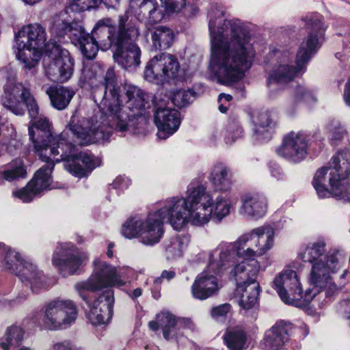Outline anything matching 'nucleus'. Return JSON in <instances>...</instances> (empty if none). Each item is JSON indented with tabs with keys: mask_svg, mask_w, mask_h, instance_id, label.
I'll return each instance as SVG.
<instances>
[{
	"mask_svg": "<svg viewBox=\"0 0 350 350\" xmlns=\"http://www.w3.org/2000/svg\"><path fill=\"white\" fill-rule=\"evenodd\" d=\"M154 122L158 129L157 135L165 139L174 134L180 124V113L168 106V100L154 97Z\"/></svg>",
	"mask_w": 350,
	"mask_h": 350,
	"instance_id": "f3484780",
	"label": "nucleus"
},
{
	"mask_svg": "<svg viewBox=\"0 0 350 350\" xmlns=\"http://www.w3.org/2000/svg\"><path fill=\"white\" fill-rule=\"evenodd\" d=\"M308 28L311 29L307 40L301 44L297 54V66L292 63L294 56L285 51L278 56L277 63L269 73L267 85L271 88L273 84H285L291 81L299 72L305 68L306 63L316 53L318 47V33L324 31L325 28L321 17L315 16L308 20Z\"/></svg>",
	"mask_w": 350,
	"mask_h": 350,
	"instance_id": "423d86ee",
	"label": "nucleus"
},
{
	"mask_svg": "<svg viewBox=\"0 0 350 350\" xmlns=\"http://www.w3.org/2000/svg\"><path fill=\"white\" fill-rule=\"evenodd\" d=\"M231 306L229 304H224L214 307L211 310V316L216 320H219L225 317L230 312Z\"/></svg>",
	"mask_w": 350,
	"mask_h": 350,
	"instance_id": "8fccbe9b",
	"label": "nucleus"
},
{
	"mask_svg": "<svg viewBox=\"0 0 350 350\" xmlns=\"http://www.w3.org/2000/svg\"><path fill=\"white\" fill-rule=\"evenodd\" d=\"M94 269L92 275L86 281H81L75 284V289L86 303L89 302L88 292H96L105 287H121L126 284L122 278L120 271L111 265L98 259L94 261Z\"/></svg>",
	"mask_w": 350,
	"mask_h": 350,
	"instance_id": "9b49d317",
	"label": "nucleus"
},
{
	"mask_svg": "<svg viewBox=\"0 0 350 350\" xmlns=\"http://www.w3.org/2000/svg\"><path fill=\"white\" fill-rule=\"evenodd\" d=\"M308 142L301 132L291 131L284 135L282 144L277 148V154L291 161L297 163L303 160L308 153Z\"/></svg>",
	"mask_w": 350,
	"mask_h": 350,
	"instance_id": "aec40b11",
	"label": "nucleus"
},
{
	"mask_svg": "<svg viewBox=\"0 0 350 350\" xmlns=\"http://www.w3.org/2000/svg\"><path fill=\"white\" fill-rule=\"evenodd\" d=\"M37 194L31 186L29 187V183L25 187L13 192V196L23 202H31Z\"/></svg>",
	"mask_w": 350,
	"mask_h": 350,
	"instance_id": "49530a36",
	"label": "nucleus"
},
{
	"mask_svg": "<svg viewBox=\"0 0 350 350\" xmlns=\"http://www.w3.org/2000/svg\"><path fill=\"white\" fill-rule=\"evenodd\" d=\"M105 27L109 29L111 34H113V31L116 30V27L112 25L110 18L100 20L94 27L92 34L86 36V37L78 44L82 53L88 59H94L97 54L98 49L103 51L108 49L103 47L98 33L99 31Z\"/></svg>",
	"mask_w": 350,
	"mask_h": 350,
	"instance_id": "5701e85b",
	"label": "nucleus"
},
{
	"mask_svg": "<svg viewBox=\"0 0 350 350\" xmlns=\"http://www.w3.org/2000/svg\"><path fill=\"white\" fill-rule=\"evenodd\" d=\"M113 185L115 187H118L122 189L128 187V180L121 177H118L113 182Z\"/></svg>",
	"mask_w": 350,
	"mask_h": 350,
	"instance_id": "13d9d810",
	"label": "nucleus"
},
{
	"mask_svg": "<svg viewBox=\"0 0 350 350\" xmlns=\"http://www.w3.org/2000/svg\"><path fill=\"white\" fill-rule=\"evenodd\" d=\"M214 250L209 254L208 263L206 269L196 278L191 287V293L193 298L199 300H206L215 295L219 291V284L217 278L214 275H219L225 271L232 264H228L226 267L217 272L209 267L211 261V255Z\"/></svg>",
	"mask_w": 350,
	"mask_h": 350,
	"instance_id": "6ab92c4d",
	"label": "nucleus"
},
{
	"mask_svg": "<svg viewBox=\"0 0 350 350\" xmlns=\"http://www.w3.org/2000/svg\"><path fill=\"white\" fill-rule=\"evenodd\" d=\"M176 275V273L173 270H163L159 278H157L154 280V283L159 284L161 282L163 279H165L167 281L173 279Z\"/></svg>",
	"mask_w": 350,
	"mask_h": 350,
	"instance_id": "3c124183",
	"label": "nucleus"
},
{
	"mask_svg": "<svg viewBox=\"0 0 350 350\" xmlns=\"http://www.w3.org/2000/svg\"><path fill=\"white\" fill-rule=\"evenodd\" d=\"M46 164L41 167L35 174L34 177L29 182V187L31 186L38 193L46 189H51L52 183L51 174L55 162H59L62 159H55L53 154H48V158H40Z\"/></svg>",
	"mask_w": 350,
	"mask_h": 350,
	"instance_id": "bb28decb",
	"label": "nucleus"
},
{
	"mask_svg": "<svg viewBox=\"0 0 350 350\" xmlns=\"http://www.w3.org/2000/svg\"><path fill=\"white\" fill-rule=\"evenodd\" d=\"M92 90L93 99L102 113L100 122L94 123L92 120L79 119L72 116L67 128L83 145L107 141L113 129L124 132L134 131L139 119H142V110L145 107L146 94L138 87L129 85L126 89L127 107L131 111L128 113L121 108L120 88L113 68H109L104 74L103 68L94 64L83 72Z\"/></svg>",
	"mask_w": 350,
	"mask_h": 350,
	"instance_id": "f257e3e1",
	"label": "nucleus"
},
{
	"mask_svg": "<svg viewBox=\"0 0 350 350\" xmlns=\"http://www.w3.org/2000/svg\"><path fill=\"white\" fill-rule=\"evenodd\" d=\"M300 329L304 330V337L306 336L308 334L309 329H308V326L306 325L302 324L300 326Z\"/></svg>",
	"mask_w": 350,
	"mask_h": 350,
	"instance_id": "338daca9",
	"label": "nucleus"
},
{
	"mask_svg": "<svg viewBox=\"0 0 350 350\" xmlns=\"http://www.w3.org/2000/svg\"><path fill=\"white\" fill-rule=\"evenodd\" d=\"M86 33L82 25L77 22H72L69 27L67 36L75 44H78L86 36Z\"/></svg>",
	"mask_w": 350,
	"mask_h": 350,
	"instance_id": "37998d69",
	"label": "nucleus"
},
{
	"mask_svg": "<svg viewBox=\"0 0 350 350\" xmlns=\"http://www.w3.org/2000/svg\"><path fill=\"white\" fill-rule=\"evenodd\" d=\"M259 288L258 284L237 286L240 307L245 310L252 308L257 304Z\"/></svg>",
	"mask_w": 350,
	"mask_h": 350,
	"instance_id": "72a5a7b5",
	"label": "nucleus"
},
{
	"mask_svg": "<svg viewBox=\"0 0 350 350\" xmlns=\"http://www.w3.org/2000/svg\"><path fill=\"white\" fill-rule=\"evenodd\" d=\"M142 289L140 288H137L133 290L131 293H129V296L131 299H134L142 295Z\"/></svg>",
	"mask_w": 350,
	"mask_h": 350,
	"instance_id": "bf43d9fd",
	"label": "nucleus"
},
{
	"mask_svg": "<svg viewBox=\"0 0 350 350\" xmlns=\"http://www.w3.org/2000/svg\"><path fill=\"white\" fill-rule=\"evenodd\" d=\"M148 326L150 329H151L153 331H155L158 329L159 327V323L158 322V320L157 321H150L148 323Z\"/></svg>",
	"mask_w": 350,
	"mask_h": 350,
	"instance_id": "e2e57ef3",
	"label": "nucleus"
},
{
	"mask_svg": "<svg viewBox=\"0 0 350 350\" xmlns=\"http://www.w3.org/2000/svg\"><path fill=\"white\" fill-rule=\"evenodd\" d=\"M233 206L228 194H219L214 200L206 189L199 185L193 188L185 197L166 199L161 208L150 213L145 218L134 217L122 226V234L128 239L139 237L142 243L153 245L163 234V219L176 230L187 224L196 226L207 224L212 217L218 221L227 217Z\"/></svg>",
	"mask_w": 350,
	"mask_h": 350,
	"instance_id": "f03ea898",
	"label": "nucleus"
},
{
	"mask_svg": "<svg viewBox=\"0 0 350 350\" xmlns=\"http://www.w3.org/2000/svg\"><path fill=\"white\" fill-rule=\"evenodd\" d=\"M46 33L39 23L23 27L15 35L14 52L18 59L31 69L40 60L46 45Z\"/></svg>",
	"mask_w": 350,
	"mask_h": 350,
	"instance_id": "1a4fd4ad",
	"label": "nucleus"
},
{
	"mask_svg": "<svg viewBox=\"0 0 350 350\" xmlns=\"http://www.w3.org/2000/svg\"><path fill=\"white\" fill-rule=\"evenodd\" d=\"M74 59L68 51L61 49L59 55L44 67L45 75L54 82L67 81L73 72Z\"/></svg>",
	"mask_w": 350,
	"mask_h": 350,
	"instance_id": "412c9836",
	"label": "nucleus"
},
{
	"mask_svg": "<svg viewBox=\"0 0 350 350\" xmlns=\"http://www.w3.org/2000/svg\"><path fill=\"white\" fill-rule=\"evenodd\" d=\"M254 135L259 140L271 138L270 130L274 122L270 113L267 111L259 112L254 118Z\"/></svg>",
	"mask_w": 350,
	"mask_h": 350,
	"instance_id": "473e14b6",
	"label": "nucleus"
},
{
	"mask_svg": "<svg viewBox=\"0 0 350 350\" xmlns=\"http://www.w3.org/2000/svg\"><path fill=\"white\" fill-rule=\"evenodd\" d=\"M87 259L78 249L70 243L61 244L54 252L52 262L60 273L66 277L74 274L83 262Z\"/></svg>",
	"mask_w": 350,
	"mask_h": 350,
	"instance_id": "a211bd4d",
	"label": "nucleus"
},
{
	"mask_svg": "<svg viewBox=\"0 0 350 350\" xmlns=\"http://www.w3.org/2000/svg\"><path fill=\"white\" fill-rule=\"evenodd\" d=\"M192 325V321L189 318L178 317L177 318V332L179 335L181 334L180 329L182 328L190 327Z\"/></svg>",
	"mask_w": 350,
	"mask_h": 350,
	"instance_id": "603ef678",
	"label": "nucleus"
},
{
	"mask_svg": "<svg viewBox=\"0 0 350 350\" xmlns=\"http://www.w3.org/2000/svg\"><path fill=\"white\" fill-rule=\"evenodd\" d=\"M25 332L17 325L7 328L5 334L0 338V347L3 350H10L12 347L18 346L23 341Z\"/></svg>",
	"mask_w": 350,
	"mask_h": 350,
	"instance_id": "e433bc0d",
	"label": "nucleus"
},
{
	"mask_svg": "<svg viewBox=\"0 0 350 350\" xmlns=\"http://www.w3.org/2000/svg\"><path fill=\"white\" fill-rule=\"evenodd\" d=\"M0 267L16 275L22 282L30 283L33 291L37 293L46 288L45 276L31 262H24L19 254L10 248L0 260Z\"/></svg>",
	"mask_w": 350,
	"mask_h": 350,
	"instance_id": "4468645a",
	"label": "nucleus"
},
{
	"mask_svg": "<svg viewBox=\"0 0 350 350\" xmlns=\"http://www.w3.org/2000/svg\"><path fill=\"white\" fill-rule=\"evenodd\" d=\"M299 258L312 264L310 282L317 288L326 290V295L331 296L338 290L334 275L342 268L337 251L326 253V243L323 239L303 245L298 252Z\"/></svg>",
	"mask_w": 350,
	"mask_h": 350,
	"instance_id": "39448f33",
	"label": "nucleus"
},
{
	"mask_svg": "<svg viewBox=\"0 0 350 350\" xmlns=\"http://www.w3.org/2000/svg\"><path fill=\"white\" fill-rule=\"evenodd\" d=\"M151 39L152 46L156 50H165L173 44L174 34L173 31L165 26H159L152 33Z\"/></svg>",
	"mask_w": 350,
	"mask_h": 350,
	"instance_id": "f704fd0d",
	"label": "nucleus"
},
{
	"mask_svg": "<svg viewBox=\"0 0 350 350\" xmlns=\"http://www.w3.org/2000/svg\"><path fill=\"white\" fill-rule=\"evenodd\" d=\"M275 234L272 226L264 225L240 236L233 243L222 242L214 250L209 267L218 272L232 264L236 256L245 259L263 256L273 247Z\"/></svg>",
	"mask_w": 350,
	"mask_h": 350,
	"instance_id": "20e7f679",
	"label": "nucleus"
},
{
	"mask_svg": "<svg viewBox=\"0 0 350 350\" xmlns=\"http://www.w3.org/2000/svg\"><path fill=\"white\" fill-rule=\"evenodd\" d=\"M142 11L148 13V21L157 23L163 20L165 14L155 0H144L141 4Z\"/></svg>",
	"mask_w": 350,
	"mask_h": 350,
	"instance_id": "a19ab883",
	"label": "nucleus"
},
{
	"mask_svg": "<svg viewBox=\"0 0 350 350\" xmlns=\"http://www.w3.org/2000/svg\"><path fill=\"white\" fill-rule=\"evenodd\" d=\"M224 340L229 350H243L247 338L242 329L235 327L228 329L226 332Z\"/></svg>",
	"mask_w": 350,
	"mask_h": 350,
	"instance_id": "4c0bfd02",
	"label": "nucleus"
},
{
	"mask_svg": "<svg viewBox=\"0 0 350 350\" xmlns=\"http://www.w3.org/2000/svg\"><path fill=\"white\" fill-rule=\"evenodd\" d=\"M196 98V92L192 90H178L173 93L172 102L178 107H184Z\"/></svg>",
	"mask_w": 350,
	"mask_h": 350,
	"instance_id": "79ce46f5",
	"label": "nucleus"
},
{
	"mask_svg": "<svg viewBox=\"0 0 350 350\" xmlns=\"http://www.w3.org/2000/svg\"><path fill=\"white\" fill-rule=\"evenodd\" d=\"M219 110L221 112V113H226L228 110V107L226 106H224L222 103L220 104V105L219 106Z\"/></svg>",
	"mask_w": 350,
	"mask_h": 350,
	"instance_id": "774afa93",
	"label": "nucleus"
},
{
	"mask_svg": "<svg viewBox=\"0 0 350 350\" xmlns=\"http://www.w3.org/2000/svg\"><path fill=\"white\" fill-rule=\"evenodd\" d=\"M168 13L179 12L186 5L187 0H160Z\"/></svg>",
	"mask_w": 350,
	"mask_h": 350,
	"instance_id": "09e8293b",
	"label": "nucleus"
},
{
	"mask_svg": "<svg viewBox=\"0 0 350 350\" xmlns=\"http://www.w3.org/2000/svg\"><path fill=\"white\" fill-rule=\"evenodd\" d=\"M189 242L187 235H178L166 240L163 245L166 258L173 260L181 257Z\"/></svg>",
	"mask_w": 350,
	"mask_h": 350,
	"instance_id": "2f4dec72",
	"label": "nucleus"
},
{
	"mask_svg": "<svg viewBox=\"0 0 350 350\" xmlns=\"http://www.w3.org/2000/svg\"><path fill=\"white\" fill-rule=\"evenodd\" d=\"M98 158L87 152H80L73 155L72 159L65 164L66 170L74 176L82 178L87 176L95 167L100 165Z\"/></svg>",
	"mask_w": 350,
	"mask_h": 350,
	"instance_id": "a878e982",
	"label": "nucleus"
},
{
	"mask_svg": "<svg viewBox=\"0 0 350 350\" xmlns=\"http://www.w3.org/2000/svg\"><path fill=\"white\" fill-rule=\"evenodd\" d=\"M232 176L231 170L228 166L217 163L213 167L210 178L217 190L226 192L232 187Z\"/></svg>",
	"mask_w": 350,
	"mask_h": 350,
	"instance_id": "7c9ffc66",
	"label": "nucleus"
},
{
	"mask_svg": "<svg viewBox=\"0 0 350 350\" xmlns=\"http://www.w3.org/2000/svg\"><path fill=\"white\" fill-rule=\"evenodd\" d=\"M325 129L327 137L333 145H336L347 135L346 129L340 121L336 119L329 120L325 126Z\"/></svg>",
	"mask_w": 350,
	"mask_h": 350,
	"instance_id": "ea45409f",
	"label": "nucleus"
},
{
	"mask_svg": "<svg viewBox=\"0 0 350 350\" xmlns=\"http://www.w3.org/2000/svg\"><path fill=\"white\" fill-rule=\"evenodd\" d=\"M288 340V326L282 321L278 322L266 332L264 338L265 346L269 350H278Z\"/></svg>",
	"mask_w": 350,
	"mask_h": 350,
	"instance_id": "c85d7f7f",
	"label": "nucleus"
},
{
	"mask_svg": "<svg viewBox=\"0 0 350 350\" xmlns=\"http://www.w3.org/2000/svg\"><path fill=\"white\" fill-rule=\"evenodd\" d=\"M51 105L57 110L66 109L75 94L72 89L62 85H51L45 90Z\"/></svg>",
	"mask_w": 350,
	"mask_h": 350,
	"instance_id": "c756f323",
	"label": "nucleus"
},
{
	"mask_svg": "<svg viewBox=\"0 0 350 350\" xmlns=\"http://www.w3.org/2000/svg\"><path fill=\"white\" fill-rule=\"evenodd\" d=\"M25 174L26 170L24 165L19 161L12 165L10 169L3 171L1 173V176L6 180L12 181L16 178L24 177Z\"/></svg>",
	"mask_w": 350,
	"mask_h": 350,
	"instance_id": "c03bdc74",
	"label": "nucleus"
},
{
	"mask_svg": "<svg viewBox=\"0 0 350 350\" xmlns=\"http://www.w3.org/2000/svg\"><path fill=\"white\" fill-rule=\"evenodd\" d=\"M99 38L104 49L116 47L114 59L124 68L137 66L140 64L141 50L136 44L139 31L135 21L129 19L128 14L119 17L118 27L113 34L105 27L99 31Z\"/></svg>",
	"mask_w": 350,
	"mask_h": 350,
	"instance_id": "0eeeda50",
	"label": "nucleus"
},
{
	"mask_svg": "<svg viewBox=\"0 0 350 350\" xmlns=\"http://www.w3.org/2000/svg\"><path fill=\"white\" fill-rule=\"evenodd\" d=\"M243 133L242 128L236 121L230 122L227 127L226 142L227 144H231L237 139L241 137Z\"/></svg>",
	"mask_w": 350,
	"mask_h": 350,
	"instance_id": "a18cd8bd",
	"label": "nucleus"
},
{
	"mask_svg": "<svg viewBox=\"0 0 350 350\" xmlns=\"http://www.w3.org/2000/svg\"><path fill=\"white\" fill-rule=\"evenodd\" d=\"M350 174V151L338 152L332 158L330 166L319 170L312 185L320 198L334 197L338 200L350 202V184L346 179Z\"/></svg>",
	"mask_w": 350,
	"mask_h": 350,
	"instance_id": "6e6552de",
	"label": "nucleus"
},
{
	"mask_svg": "<svg viewBox=\"0 0 350 350\" xmlns=\"http://www.w3.org/2000/svg\"><path fill=\"white\" fill-rule=\"evenodd\" d=\"M46 164L41 167L35 174L34 177L29 182V187L31 186L38 193L46 189H51L52 183L51 174L55 162H59L62 159H55L53 154H48V158H40Z\"/></svg>",
	"mask_w": 350,
	"mask_h": 350,
	"instance_id": "cd10ccee",
	"label": "nucleus"
},
{
	"mask_svg": "<svg viewBox=\"0 0 350 350\" xmlns=\"http://www.w3.org/2000/svg\"><path fill=\"white\" fill-rule=\"evenodd\" d=\"M224 99L226 101H230L232 99V96L230 94H221L219 96V102L221 103L222 100Z\"/></svg>",
	"mask_w": 350,
	"mask_h": 350,
	"instance_id": "052dcab7",
	"label": "nucleus"
},
{
	"mask_svg": "<svg viewBox=\"0 0 350 350\" xmlns=\"http://www.w3.org/2000/svg\"><path fill=\"white\" fill-rule=\"evenodd\" d=\"M1 101L5 108L17 116H21L25 113L23 103L26 105L29 116L32 118H36L38 114V107L34 98L22 83L16 82L13 72L7 77Z\"/></svg>",
	"mask_w": 350,
	"mask_h": 350,
	"instance_id": "f8f14e48",
	"label": "nucleus"
},
{
	"mask_svg": "<svg viewBox=\"0 0 350 350\" xmlns=\"http://www.w3.org/2000/svg\"><path fill=\"white\" fill-rule=\"evenodd\" d=\"M10 247L5 246L3 243H0V260L2 259L5 252Z\"/></svg>",
	"mask_w": 350,
	"mask_h": 350,
	"instance_id": "680f3d73",
	"label": "nucleus"
},
{
	"mask_svg": "<svg viewBox=\"0 0 350 350\" xmlns=\"http://www.w3.org/2000/svg\"><path fill=\"white\" fill-rule=\"evenodd\" d=\"M42 311L43 321L51 330L64 329L73 323L77 317V309L70 299L56 298L45 304Z\"/></svg>",
	"mask_w": 350,
	"mask_h": 350,
	"instance_id": "2eb2a0df",
	"label": "nucleus"
},
{
	"mask_svg": "<svg viewBox=\"0 0 350 350\" xmlns=\"http://www.w3.org/2000/svg\"><path fill=\"white\" fill-rule=\"evenodd\" d=\"M70 24L66 12H60L52 18L51 33L55 36L63 38L67 35Z\"/></svg>",
	"mask_w": 350,
	"mask_h": 350,
	"instance_id": "58836bf2",
	"label": "nucleus"
},
{
	"mask_svg": "<svg viewBox=\"0 0 350 350\" xmlns=\"http://www.w3.org/2000/svg\"><path fill=\"white\" fill-rule=\"evenodd\" d=\"M114 293L111 288L105 291L90 306L88 319L93 325L105 324L112 317Z\"/></svg>",
	"mask_w": 350,
	"mask_h": 350,
	"instance_id": "4be33fe9",
	"label": "nucleus"
},
{
	"mask_svg": "<svg viewBox=\"0 0 350 350\" xmlns=\"http://www.w3.org/2000/svg\"><path fill=\"white\" fill-rule=\"evenodd\" d=\"M114 247V244L113 243H110L109 245H108V248H107V255L108 256V257L109 258H111L113 256V251H112V249L113 247Z\"/></svg>",
	"mask_w": 350,
	"mask_h": 350,
	"instance_id": "0e129e2a",
	"label": "nucleus"
},
{
	"mask_svg": "<svg viewBox=\"0 0 350 350\" xmlns=\"http://www.w3.org/2000/svg\"><path fill=\"white\" fill-rule=\"evenodd\" d=\"M180 69L178 59L170 53L153 57L146 64L144 77L146 81L159 85L174 79Z\"/></svg>",
	"mask_w": 350,
	"mask_h": 350,
	"instance_id": "dca6fc26",
	"label": "nucleus"
},
{
	"mask_svg": "<svg viewBox=\"0 0 350 350\" xmlns=\"http://www.w3.org/2000/svg\"><path fill=\"white\" fill-rule=\"evenodd\" d=\"M243 259L230 271V278L236 282L237 286L258 284L256 278L260 268L259 262L254 258Z\"/></svg>",
	"mask_w": 350,
	"mask_h": 350,
	"instance_id": "b1692460",
	"label": "nucleus"
},
{
	"mask_svg": "<svg viewBox=\"0 0 350 350\" xmlns=\"http://www.w3.org/2000/svg\"><path fill=\"white\" fill-rule=\"evenodd\" d=\"M273 284L281 299L288 304L300 306L301 299L306 303L310 302L323 288H312L302 294L301 284L295 271L288 269L279 274L273 281Z\"/></svg>",
	"mask_w": 350,
	"mask_h": 350,
	"instance_id": "ddd939ff",
	"label": "nucleus"
},
{
	"mask_svg": "<svg viewBox=\"0 0 350 350\" xmlns=\"http://www.w3.org/2000/svg\"><path fill=\"white\" fill-rule=\"evenodd\" d=\"M343 99L345 103L350 107V78L345 85Z\"/></svg>",
	"mask_w": 350,
	"mask_h": 350,
	"instance_id": "4d7b16f0",
	"label": "nucleus"
},
{
	"mask_svg": "<svg viewBox=\"0 0 350 350\" xmlns=\"http://www.w3.org/2000/svg\"><path fill=\"white\" fill-rule=\"evenodd\" d=\"M159 327L162 329L163 337L166 340L179 336L177 332V318L169 312H162L157 315Z\"/></svg>",
	"mask_w": 350,
	"mask_h": 350,
	"instance_id": "c9c22d12",
	"label": "nucleus"
},
{
	"mask_svg": "<svg viewBox=\"0 0 350 350\" xmlns=\"http://www.w3.org/2000/svg\"><path fill=\"white\" fill-rule=\"evenodd\" d=\"M241 203L239 213L248 218L258 219L267 211V199L260 193L245 194L241 197Z\"/></svg>",
	"mask_w": 350,
	"mask_h": 350,
	"instance_id": "393cba45",
	"label": "nucleus"
},
{
	"mask_svg": "<svg viewBox=\"0 0 350 350\" xmlns=\"http://www.w3.org/2000/svg\"><path fill=\"white\" fill-rule=\"evenodd\" d=\"M211 36L210 65L217 81L230 84L249 70L255 57L250 27L239 19L224 20L221 7L208 13Z\"/></svg>",
	"mask_w": 350,
	"mask_h": 350,
	"instance_id": "7ed1b4c3",
	"label": "nucleus"
},
{
	"mask_svg": "<svg viewBox=\"0 0 350 350\" xmlns=\"http://www.w3.org/2000/svg\"><path fill=\"white\" fill-rule=\"evenodd\" d=\"M25 4L29 5H33L38 2H40L41 0H21Z\"/></svg>",
	"mask_w": 350,
	"mask_h": 350,
	"instance_id": "69168bd1",
	"label": "nucleus"
},
{
	"mask_svg": "<svg viewBox=\"0 0 350 350\" xmlns=\"http://www.w3.org/2000/svg\"><path fill=\"white\" fill-rule=\"evenodd\" d=\"M340 310L345 313L348 319H350V299L342 301L340 304Z\"/></svg>",
	"mask_w": 350,
	"mask_h": 350,
	"instance_id": "6e6d98bb",
	"label": "nucleus"
},
{
	"mask_svg": "<svg viewBox=\"0 0 350 350\" xmlns=\"http://www.w3.org/2000/svg\"><path fill=\"white\" fill-rule=\"evenodd\" d=\"M53 350H77L72 347L70 342L64 341L62 342H57L53 347Z\"/></svg>",
	"mask_w": 350,
	"mask_h": 350,
	"instance_id": "5fc2aeb1",
	"label": "nucleus"
},
{
	"mask_svg": "<svg viewBox=\"0 0 350 350\" xmlns=\"http://www.w3.org/2000/svg\"><path fill=\"white\" fill-rule=\"evenodd\" d=\"M270 172L272 176L278 180H280L283 178L284 174L281 167L276 163H273L270 165Z\"/></svg>",
	"mask_w": 350,
	"mask_h": 350,
	"instance_id": "864d4df0",
	"label": "nucleus"
},
{
	"mask_svg": "<svg viewBox=\"0 0 350 350\" xmlns=\"http://www.w3.org/2000/svg\"><path fill=\"white\" fill-rule=\"evenodd\" d=\"M314 96L312 93L306 88L302 85H298L295 90L294 95V102L296 103L301 102L308 103L314 100Z\"/></svg>",
	"mask_w": 350,
	"mask_h": 350,
	"instance_id": "de8ad7c7",
	"label": "nucleus"
},
{
	"mask_svg": "<svg viewBox=\"0 0 350 350\" xmlns=\"http://www.w3.org/2000/svg\"><path fill=\"white\" fill-rule=\"evenodd\" d=\"M50 123L46 118L33 122L29 127V135L32 140L36 153L40 158H48V154L55 157L61 154V159L68 157L67 149L70 148L65 138V133L53 136Z\"/></svg>",
	"mask_w": 350,
	"mask_h": 350,
	"instance_id": "9d476101",
	"label": "nucleus"
}]
</instances>
